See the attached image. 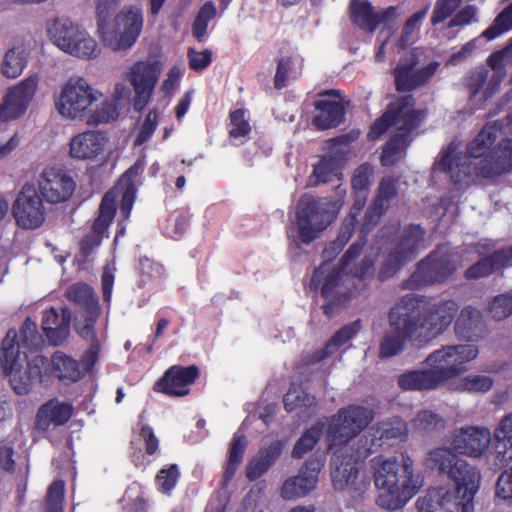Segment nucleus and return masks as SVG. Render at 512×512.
Listing matches in <instances>:
<instances>
[{
    "instance_id": "nucleus-63",
    "label": "nucleus",
    "mask_w": 512,
    "mask_h": 512,
    "mask_svg": "<svg viewBox=\"0 0 512 512\" xmlns=\"http://www.w3.org/2000/svg\"><path fill=\"white\" fill-rule=\"evenodd\" d=\"M158 125V114L155 109L148 112L142 123L139 133L135 140V145H142L147 142L155 132Z\"/></svg>"
},
{
    "instance_id": "nucleus-31",
    "label": "nucleus",
    "mask_w": 512,
    "mask_h": 512,
    "mask_svg": "<svg viewBox=\"0 0 512 512\" xmlns=\"http://www.w3.org/2000/svg\"><path fill=\"white\" fill-rule=\"evenodd\" d=\"M398 385L404 391H430L442 385L433 368L410 370L398 377Z\"/></svg>"
},
{
    "instance_id": "nucleus-34",
    "label": "nucleus",
    "mask_w": 512,
    "mask_h": 512,
    "mask_svg": "<svg viewBox=\"0 0 512 512\" xmlns=\"http://www.w3.org/2000/svg\"><path fill=\"white\" fill-rule=\"evenodd\" d=\"M372 431L379 446H393L396 441H406L408 436L407 425L399 418L379 422Z\"/></svg>"
},
{
    "instance_id": "nucleus-49",
    "label": "nucleus",
    "mask_w": 512,
    "mask_h": 512,
    "mask_svg": "<svg viewBox=\"0 0 512 512\" xmlns=\"http://www.w3.org/2000/svg\"><path fill=\"white\" fill-rule=\"evenodd\" d=\"M164 267L158 262L144 256L139 259V281L138 287L144 288L154 280L162 278Z\"/></svg>"
},
{
    "instance_id": "nucleus-53",
    "label": "nucleus",
    "mask_w": 512,
    "mask_h": 512,
    "mask_svg": "<svg viewBox=\"0 0 512 512\" xmlns=\"http://www.w3.org/2000/svg\"><path fill=\"white\" fill-rule=\"evenodd\" d=\"M339 160L334 156H323L314 166L313 175L319 183H327L339 173Z\"/></svg>"
},
{
    "instance_id": "nucleus-32",
    "label": "nucleus",
    "mask_w": 512,
    "mask_h": 512,
    "mask_svg": "<svg viewBox=\"0 0 512 512\" xmlns=\"http://www.w3.org/2000/svg\"><path fill=\"white\" fill-rule=\"evenodd\" d=\"M425 233L421 225L410 224L402 230L392 249L409 262L416 257Z\"/></svg>"
},
{
    "instance_id": "nucleus-2",
    "label": "nucleus",
    "mask_w": 512,
    "mask_h": 512,
    "mask_svg": "<svg viewBox=\"0 0 512 512\" xmlns=\"http://www.w3.org/2000/svg\"><path fill=\"white\" fill-rule=\"evenodd\" d=\"M396 196L397 179L392 176L384 177L365 211L360 225L359 239L342 255L338 266L332 267L330 263H322L314 270L310 287L319 291L325 300L321 308L327 317L335 316L351 299V291L344 285L345 270L354 259L360 256L367 241V234L379 223L381 216L388 210Z\"/></svg>"
},
{
    "instance_id": "nucleus-36",
    "label": "nucleus",
    "mask_w": 512,
    "mask_h": 512,
    "mask_svg": "<svg viewBox=\"0 0 512 512\" xmlns=\"http://www.w3.org/2000/svg\"><path fill=\"white\" fill-rule=\"evenodd\" d=\"M49 363L51 375L55 372V375L60 380L77 382L85 376V373L81 369L80 362L62 351L54 352Z\"/></svg>"
},
{
    "instance_id": "nucleus-50",
    "label": "nucleus",
    "mask_w": 512,
    "mask_h": 512,
    "mask_svg": "<svg viewBox=\"0 0 512 512\" xmlns=\"http://www.w3.org/2000/svg\"><path fill=\"white\" fill-rule=\"evenodd\" d=\"M488 75L489 71L483 65L477 66L466 73L463 83L469 92L470 98H473L480 93L487 82Z\"/></svg>"
},
{
    "instance_id": "nucleus-33",
    "label": "nucleus",
    "mask_w": 512,
    "mask_h": 512,
    "mask_svg": "<svg viewBox=\"0 0 512 512\" xmlns=\"http://www.w3.org/2000/svg\"><path fill=\"white\" fill-rule=\"evenodd\" d=\"M69 301L77 305L83 314L92 313L93 317L100 316L98 295L93 288L86 283L71 285L66 292Z\"/></svg>"
},
{
    "instance_id": "nucleus-43",
    "label": "nucleus",
    "mask_w": 512,
    "mask_h": 512,
    "mask_svg": "<svg viewBox=\"0 0 512 512\" xmlns=\"http://www.w3.org/2000/svg\"><path fill=\"white\" fill-rule=\"evenodd\" d=\"M27 64V54L24 48L13 47L9 49L1 65V71L7 78H17Z\"/></svg>"
},
{
    "instance_id": "nucleus-47",
    "label": "nucleus",
    "mask_w": 512,
    "mask_h": 512,
    "mask_svg": "<svg viewBox=\"0 0 512 512\" xmlns=\"http://www.w3.org/2000/svg\"><path fill=\"white\" fill-rule=\"evenodd\" d=\"M407 262V260L391 249L384 256V259L379 266L376 275L378 281L385 282L393 278Z\"/></svg>"
},
{
    "instance_id": "nucleus-22",
    "label": "nucleus",
    "mask_w": 512,
    "mask_h": 512,
    "mask_svg": "<svg viewBox=\"0 0 512 512\" xmlns=\"http://www.w3.org/2000/svg\"><path fill=\"white\" fill-rule=\"evenodd\" d=\"M416 100L413 95L407 94L397 97L387 105L386 112L397 126L399 132H412L417 129L427 116L426 109H416Z\"/></svg>"
},
{
    "instance_id": "nucleus-37",
    "label": "nucleus",
    "mask_w": 512,
    "mask_h": 512,
    "mask_svg": "<svg viewBox=\"0 0 512 512\" xmlns=\"http://www.w3.org/2000/svg\"><path fill=\"white\" fill-rule=\"evenodd\" d=\"M456 500V487L451 491L445 487H437L429 489L424 497H420L416 501L418 512H434L438 507L448 510Z\"/></svg>"
},
{
    "instance_id": "nucleus-44",
    "label": "nucleus",
    "mask_w": 512,
    "mask_h": 512,
    "mask_svg": "<svg viewBox=\"0 0 512 512\" xmlns=\"http://www.w3.org/2000/svg\"><path fill=\"white\" fill-rule=\"evenodd\" d=\"M284 409L292 412L296 409H314L317 405L315 396L305 392L298 386H291L283 398Z\"/></svg>"
},
{
    "instance_id": "nucleus-57",
    "label": "nucleus",
    "mask_w": 512,
    "mask_h": 512,
    "mask_svg": "<svg viewBox=\"0 0 512 512\" xmlns=\"http://www.w3.org/2000/svg\"><path fill=\"white\" fill-rule=\"evenodd\" d=\"M461 4L462 0H437L431 15V24L436 26L453 17Z\"/></svg>"
},
{
    "instance_id": "nucleus-11",
    "label": "nucleus",
    "mask_w": 512,
    "mask_h": 512,
    "mask_svg": "<svg viewBox=\"0 0 512 512\" xmlns=\"http://www.w3.org/2000/svg\"><path fill=\"white\" fill-rule=\"evenodd\" d=\"M457 270L453 254L438 246L417 264V269L403 282L404 289H419L442 283Z\"/></svg>"
},
{
    "instance_id": "nucleus-21",
    "label": "nucleus",
    "mask_w": 512,
    "mask_h": 512,
    "mask_svg": "<svg viewBox=\"0 0 512 512\" xmlns=\"http://www.w3.org/2000/svg\"><path fill=\"white\" fill-rule=\"evenodd\" d=\"M324 466L321 457L312 456L299 469L296 476L286 479L281 487V497L292 500L305 497L316 488L318 475Z\"/></svg>"
},
{
    "instance_id": "nucleus-45",
    "label": "nucleus",
    "mask_w": 512,
    "mask_h": 512,
    "mask_svg": "<svg viewBox=\"0 0 512 512\" xmlns=\"http://www.w3.org/2000/svg\"><path fill=\"white\" fill-rule=\"evenodd\" d=\"M217 14L216 7L212 1H206L199 9L193 24L192 35L198 42H203L209 22L215 18Z\"/></svg>"
},
{
    "instance_id": "nucleus-54",
    "label": "nucleus",
    "mask_w": 512,
    "mask_h": 512,
    "mask_svg": "<svg viewBox=\"0 0 512 512\" xmlns=\"http://www.w3.org/2000/svg\"><path fill=\"white\" fill-rule=\"evenodd\" d=\"M105 232H100L92 225L91 231L87 233L79 243L78 259L82 262H88L94 251L100 246Z\"/></svg>"
},
{
    "instance_id": "nucleus-40",
    "label": "nucleus",
    "mask_w": 512,
    "mask_h": 512,
    "mask_svg": "<svg viewBox=\"0 0 512 512\" xmlns=\"http://www.w3.org/2000/svg\"><path fill=\"white\" fill-rule=\"evenodd\" d=\"M246 447V437L235 434L230 443L228 459L223 472V479L226 483L233 479L239 466L242 464Z\"/></svg>"
},
{
    "instance_id": "nucleus-28",
    "label": "nucleus",
    "mask_w": 512,
    "mask_h": 512,
    "mask_svg": "<svg viewBox=\"0 0 512 512\" xmlns=\"http://www.w3.org/2000/svg\"><path fill=\"white\" fill-rule=\"evenodd\" d=\"M494 445L489 457L497 467H504L512 460V413L505 415L494 430Z\"/></svg>"
},
{
    "instance_id": "nucleus-8",
    "label": "nucleus",
    "mask_w": 512,
    "mask_h": 512,
    "mask_svg": "<svg viewBox=\"0 0 512 512\" xmlns=\"http://www.w3.org/2000/svg\"><path fill=\"white\" fill-rule=\"evenodd\" d=\"M432 461L456 487V500L449 512H474V498L481 483L480 471L467 461H460L446 450L432 453Z\"/></svg>"
},
{
    "instance_id": "nucleus-35",
    "label": "nucleus",
    "mask_w": 512,
    "mask_h": 512,
    "mask_svg": "<svg viewBox=\"0 0 512 512\" xmlns=\"http://www.w3.org/2000/svg\"><path fill=\"white\" fill-rule=\"evenodd\" d=\"M412 141L411 134L396 131L384 144L380 155V163L384 167L395 165L406 155Z\"/></svg>"
},
{
    "instance_id": "nucleus-62",
    "label": "nucleus",
    "mask_w": 512,
    "mask_h": 512,
    "mask_svg": "<svg viewBox=\"0 0 512 512\" xmlns=\"http://www.w3.org/2000/svg\"><path fill=\"white\" fill-rule=\"evenodd\" d=\"M212 55L213 53L210 49H204L199 52L189 48L187 51L189 68L195 72L203 71L212 63Z\"/></svg>"
},
{
    "instance_id": "nucleus-5",
    "label": "nucleus",
    "mask_w": 512,
    "mask_h": 512,
    "mask_svg": "<svg viewBox=\"0 0 512 512\" xmlns=\"http://www.w3.org/2000/svg\"><path fill=\"white\" fill-rule=\"evenodd\" d=\"M15 329H9L2 340L0 364L9 377L12 390L20 396L30 393L34 384L48 385L51 381L49 359L39 352L44 340L37 324L27 317L20 328V340Z\"/></svg>"
},
{
    "instance_id": "nucleus-61",
    "label": "nucleus",
    "mask_w": 512,
    "mask_h": 512,
    "mask_svg": "<svg viewBox=\"0 0 512 512\" xmlns=\"http://www.w3.org/2000/svg\"><path fill=\"white\" fill-rule=\"evenodd\" d=\"M118 117V109L114 102L103 101L91 114L88 123L100 124L107 123Z\"/></svg>"
},
{
    "instance_id": "nucleus-42",
    "label": "nucleus",
    "mask_w": 512,
    "mask_h": 512,
    "mask_svg": "<svg viewBox=\"0 0 512 512\" xmlns=\"http://www.w3.org/2000/svg\"><path fill=\"white\" fill-rule=\"evenodd\" d=\"M117 199V188L111 189L104 194L99 206V214L93 222L94 228L96 230H99L100 232H106L115 217Z\"/></svg>"
},
{
    "instance_id": "nucleus-9",
    "label": "nucleus",
    "mask_w": 512,
    "mask_h": 512,
    "mask_svg": "<svg viewBox=\"0 0 512 512\" xmlns=\"http://www.w3.org/2000/svg\"><path fill=\"white\" fill-rule=\"evenodd\" d=\"M335 218L336 211L331 208L329 201L312 195H303L296 205L295 212L296 245L312 243Z\"/></svg>"
},
{
    "instance_id": "nucleus-3",
    "label": "nucleus",
    "mask_w": 512,
    "mask_h": 512,
    "mask_svg": "<svg viewBox=\"0 0 512 512\" xmlns=\"http://www.w3.org/2000/svg\"><path fill=\"white\" fill-rule=\"evenodd\" d=\"M498 128L487 123L465 148V155L457 152L451 142L443 149L434 168L449 175L454 184H460L472 175L493 179L512 171V138L499 140Z\"/></svg>"
},
{
    "instance_id": "nucleus-64",
    "label": "nucleus",
    "mask_w": 512,
    "mask_h": 512,
    "mask_svg": "<svg viewBox=\"0 0 512 512\" xmlns=\"http://www.w3.org/2000/svg\"><path fill=\"white\" fill-rule=\"evenodd\" d=\"M496 495L503 500H512V467L498 477Z\"/></svg>"
},
{
    "instance_id": "nucleus-26",
    "label": "nucleus",
    "mask_w": 512,
    "mask_h": 512,
    "mask_svg": "<svg viewBox=\"0 0 512 512\" xmlns=\"http://www.w3.org/2000/svg\"><path fill=\"white\" fill-rule=\"evenodd\" d=\"M107 140L103 132L84 131L70 140L69 154L77 160H94L103 152Z\"/></svg>"
},
{
    "instance_id": "nucleus-39",
    "label": "nucleus",
    "mask_w": 512,
    "mask_h": 512,
    "mask_svg": "<svg viewBox=\"0 0 512 512\" xmlns=\"http://www.w3.org/2000/svg\"><path fill=\"white\" fill-rule=\"evenodd\" d=\"M303 70V59L299 56H282L277 61L276 73L274 76V87L278 90L287 86L289 79H296L301 76Z\"/></svg>"
},
{
    "instance_id": "nucleus-13",
    "label": "nucleus",
    "mask_w": 512,
    "mask_h": 512,
    "mask_svg": "<svg viewBox=\"0 0 512 512\" xmlns=\"http://www.w3.org/2000/svg\"><path fill=\"white\" fill-rule=\"evenodd\" d=\"M491 441L489 429L477 426L461 427L454 431L449 447H438L431 450L426 459L427 465L440 473V469L432 461V453L436 450H446L460 461H465L459 455L472 458L480 457L488 448Z\"/></svg>"
},
{
    "instance_id": "nucleus-48",
    "label": "nucleus",
    "mask_w": 512,
    "mask_h": 512,
    "mask_svg": "<svg viewBox=\"0 0 512 512\" xmlns=\"http://www.w3.org/2000/svg\"><path fill=\"white\" fill-rule=\"evenodd\" d=\"M65 483L63 480H54L48 487L43 502V512H63Z\"/></svg>"
},
{
    "instance_id": "nucleus-4",
    "label": "nucleus",
    "mask_w": 512,
    "mask_h": 512,
    "mask_svg": "<svg viewBox=\"0 0 512 512\" xmlns=\"http://www.w3.org/2000/svg\"><path fill=\"white\" fill-rule=\"evenodd\" d=\"M372 410L360 405H348L334 414L326 429V440L331 458V478L335 490L346 491L352 498L361 496L370 486L369 478L359 471L357 461L347 454V444L359 435L373 420Z\"/></svg>"
},
{
    "instance_id": "nucleus-56",
    "label": "nucleus",
    "mask_w": 512,
    "mask_h": 512,
    "mask_svg": "<svg viewBox=\"0 0 512 512\" xmlns=\"http://www.w3.org/2000/svg\"><path fill=\"white\" fill-rule=\"evenodd\" d=\"M372 175L373 168L369 163H363L358 166L351 179L353 193L369 194Z\"/></svg>"
},
{
    "instance_id": "nucleus-30",
    "label": "nucleus",
    "mask_w": 512,
    "mask_h": 512,
    "mask_svg": "<svg viewBox=\"0 0 512 512\" xmlns=\"http://www.w3.org/2000/svg\"><path fill=\"white\" fill-rule=\"evenodd\" d=\"M457 336L467 341H478L485 334V322L481 312L471 306L464 307L454 326Z\"/></svg>"
},
{
    "instance_id": "nucleus-19",
    "label": "nucleus",
    "mask_w": 512,
    "mask_h": 512,
    "mask_svg": "<svg viewBox=\"0 0 512 512\" xmlns=\"http://www.w3.org/2000/svg\"><path fill=\"white\" fill-rule=\"evenodd\" d=\"M200 376L199 368L189 366H170L153 385V391L169 397H184L190 393V386Z\"/></svg>"
},
{
    "instance_id": "nucleus-46",
    "label": "nucleus",
    "mask_w": 512,
    "mask_h": 512,
    "mask_svg": "<svg viewBox=\"0 0 512 512\" xmlns=\"http://www.w3.org/2000/svg\"><path fill=\"white\" fill-rule=\"evenodd\" d=\"M511 29L512 2L496 16L493 23L482 32L481 36L486 40L491 41Z\"/></svg>"
},
{
    "instance_id": "nucleus-60",
    "label": "nucleus",
    "mask_w": 512,
    "mask_h": 512,
    "mask_svg": "<svg viewBox=\"0 0 512 512\" xmlns=\"http://www.w3.org/2000/svg\"><path fill=\"white\" fill-rule=\"evenodd\" d=\"M492 386V378L483 375H469L462 378L459 383V388L468 392H487Z\"/></svg>"
},
{
    "instance_id": "nucleus-23",
    "label": "nucleus",
    "mask_w": 512,
    "mask_h": 512,
    "mask_svg": "<svg viewBox=\"0 0 512 512\" xmlns=\"http://www.w3.org/2000/svg\"><path fill=\"white\" fill-rule=\"evenodd\" d=\"M314 107L317 114L312 123L319 130L335 128L344 120L345 107L338 90L330 89L320 93Z\"/></svg>"
},
{
    "instance_id": "nucleus-29",
    "label": "nucleus",
    "mask_w": 512,
    "mask_h": 512,
    "mask_svg": "<svg viewBox=\"0 0 512 512\" xmlns=\"http://www.w3.org/2000/svg\"><path fill=\"white\" fill-rule=\"evenodd\" d=\"M72 414V404L51 399L38 409L35 424L39 430L47 431L51 424L56 426L66 424L72 417Z\"/></svg>"
},
{
    "instance_id": "nucleus-58",
    "label": "nucleus",
    "mask_w": 512,
    "mask_h": 512,
    "mask_svg": "<svg viewBox=\"0 0 512 512\" xmlns=\"http://www.w3.org/2000/svg\"><path fill=\"white\" fill-rule=\"evenodd\" d=\"M489 312L497 321L509 317L512 314V295L500 294L495 296L489 303Z\"/></svg>"
},
{
    "instance_id": "nucleus-59",
    "label": "nucleus",
    "mask_w": 512,
    "mask_h": 512,
    "mask_svg": "<svg viewBox=\"0 0 512 512\" xmlns=\"http://www.w3.org/2000/svg\"><path fill=\"white\" fill-rule=\"evenodd\" d=\"M232 128L229 130V136L237 139L247 136L251 132V126L245 119V110L242 108L233 110L229 114Z\"/></svg>"
},
{
    "instance_id": "nucleus-14",
    "label": "nucleus",
    "mask_w": 512,
    "mask_h": 512,
    "mask_svg": "<svg viewBox=\"0 0 512 512\" xmlns=\"http://www.w3.org/2000/svg\"><path fill=\"white\" fill-rule=\"evenodd\" d=\"M97 100L92 87L82 77H70L56 101L58 112L67 118H83Z\"/></svg>"
},
{
    "instance_id": "nucleus-25",
    "label": "nucleus",
    "mask_w": 512,
    "mask_h": 512,
    "mask_svg": "<svg viewBox=\"0 0 512 512\" xmlns=\"http://www.w3.org/2000/svg\"><path fill=\"white\" fill-rule=\"evenodd\" d=\"M72 313L68 307L58 312L54 307L43 311L41 327L52 345L62 344L69 336Z\"/></svg>"
},
{
    "instance_id": "nucleus-16",
    "label": "nucleus",
    "mask_w": 512,
    "mask_h": 512,
    "mask_svg": "<svg viewBox=\"0 0 512 512\" xmlns=\"http://www.w3.org/2000/svg\"><path fill=\"white\" fill-rule=\"evenodd\" d=\"M43 199L32 184H25L18 193L12 214L16 224L23 229H37L45 221Z\"/></svg>"
},
{
    "instance_id": "nucleus-12",
    "label": "nucleus",
    "mask_w": 512,
    "mask_h": 512,
    "mask_svg": "<svg viewBox=\"0 0 512 512\" xmlns=\"http://www.w3.org/2000/svg\"><path fill=\"white\" fill-rule=\"evenodd\" d=\"M478 354L479 349L474 344L451 345L429 354L425 363L436 371L444 384L466 371V364Z\"/></svg>"
},
{
    "instance_id": "nucleus-17",
    "label": "nucleus",
    "mask_w": 512,
    "mask_h": 512,
    "mask_svg": "<svg viewBox=\"0 0 512 512\" xmlns=\"http://www.w3.org/2000/svg\"><path fill=\"white\" fill-rule=\"evenodd\" d=\"M160 76L158 62L137 61L127 73L126 79L134 89V110L141 112L150 102Z\"/></svg>"
},
{
    "instance_id": "nucleus-24",
    "label": "nucleus",
    "mask_w": 512,
    "mask_h": 512,
    "mask_svg": "<svg viewBox=\"0 0 512 512\" xmlns=\"http://www.w3.org/2000/svg\"><path fill=\"white\" fill-rule=\"evenodd\" d=\"M350 20L359 29L372 33L383 22L396 15V7L389 6L375 12L373 5L367 0H351L349 4Z\"/></svg>"
},
{
    "instance_id": "nucleus-52",
    "label": "nucleus",
    "mask_w": 512,
    "mask_h": 512,
    "mask_svg": "<svg viewBox=\"0 0 512 512\" xmlns=\"http://www.w3.org/2000/svg\"><path fill=\"white\" fill-rule=\"evenodd\" d=\"M412 423L414 429L421 432H432L445 426L444 419L430 410L419 411Z\"/></svg>"
},
{
    "instance_id": "nucleus-51",
    "label": "nucleus",
    "mask_w": 512,
    "mask_h": 512,
    "mask_svg": "<svg viewBox=\"0 0 512 512\" xmlns=\"http://www.w3.org/2000/svg\"><path fill=\"white\" fill-rule=\"evenodd\" d=\"M180 478V471L177 464H170L158 471L155 477V483L158 490L169 494L176 486Z\"/></svg>"
},
{
    "instance_id": "nucleus-27",
    "label": "nucleus",
    "mask_w": 512,
    "mask_h": 512,
    "mask_svg": "<svg viewBox=\"0 0 512 512\" xmlns=\"http://www.w3.org/2000/svg\"><path fill=\"white\" fill-rule=\"evenodd\" d=\"M512 266V245L494 251L480 258L464 272L467 280H478L492 275L495 271Z\"/></svg>"
},
{
    "instance_id": "nucleus-15",
    "label": "nucleus",
    "mask_w": 512,
    "mask_h": 512,
    "mask_svg": "<svg viewBox=\"0 0 512 512\" xmlns=\"http://www.w3.org/2000/svg\"><path fill=\"white\" fill-rule=\"evenodd\" d=\"M76 182L64 169L47 166L37 178V192L49 204L68 201L74 194Z\"/></svg>"
},
{
    "instance_id": "nucleus-55",
    "label": "nucleus",
    "mask_w": 512,
    "mask_h": 512,
    "mask_svg": "<svg viewBox=\"0 0 512 512\" xmlns=\"http://www.w3.org/2000/svg\"><path fill=\"white\" fill-rule=\"evenodd\" d=\"M353 232L354 231L347 228V226L341 225L337 238L331 241L322 252V257L324 258L323 263H330V261L343 250L352 237Z\"/></svg>"
},
{
    "instance_id": "nucleus-6",
    "label": "nucleus",
    "mask_w": 512,
    "mask_h": 512,
    "mask_svg": "<svg viewBox=\"0 0 512 512\" xmlns=\"http://www.w3.org/2000/svg\"><path fill=\"white\" fill-rule=\"evenodd\" d=\"M373 480L380 491L376 503L390 511L402 508L421 488L422 482L414 474L413 460L407 454L385 459L382 456L371 459Z\"/></svg>"
},
{
    "instance_id": "nucleus-1",
    "label": "nucleus",
    "mask_w": 512,
    "mask_h": 512,
    "mask_svg": "<svg viewBox=\"0 0 512 512\" xmlns=\"http://www.w3.org/2000/svg\"><path fill=\"white\" fill-rule=\"evenodd\" d=\"M458 309L454 300L432 302L424 295H403L389 309L388 323L393 333L383 336L379 357L399 354L408 340L419 346L428 344L451 325Z\"/></svg>"
},
{
    "instance_id": "nucleus-10",
    "label": "nucleus",
    "mask_w": 512,
    "mask_h": 512,
    "mask_svg": "<svg viewBox=\"0 0 512 512\" xmlns=\"http://www.w3.org/2000/svg\"><path fill=\"white\" fill-rule=\"evenodd\" d=\"M51 42L63 52L83 60L100 54L97 42L80 25L68 17H57L47 26Z\"/></svg>"
},
{
    "instance_id": "nucleus-7",
    "label": "nucleus",
    "mask_w": 512,
    "mask_h": 512,
    "mask_svg": "<svg viewBox=\"0 0 512 512\" xmlns=\"http://www.w3.org/2000/svg\"><path fill=\"white\" fill-rule=\"evenodd\" d=\"M118 1L96 0L97 30L107 47L125 51L136 43L143 28V15L140 8L130 6L122 9L110 22V12Z\"/></svg>"
},
{
    "instance_id": "nucleus-41",
    "label": "nucleus",
    "mask_w": 512,
    "mask_h": 512,
    "mask_svg": "<svg viewBox=\"0 0 512 512\" xmlns=\"http://www.w3.org/2000/svg\"><path fill=\"white\" fill-rule=\"evenodd\" d=\"M324 423L318 421L309 427L294 444L291 456L294 459H301L305 454L314 449L321 439L324 431Z\"/></svg>"
},
{
    "instance_id": "nucleus-20",
    "label": "nucleus",
    "mask_w": 512,
    "mask_h": 512,
    "mask_svg": "<svg viewBox=\"0 0 512 512\" xmlns=\"http://www.w3.org/2000/svg\"><path fill=\"white\" fill-rule=\"evenodd\" d=\"M38 80V76L33 74L8 90L0 104V121L8 122L25 113L35 95Z\"/></svg>"
},
{
    "instance_id": "nucleus-18",
    "label": "nucleus",
    "mask_w": 512,
    "mask_h": 512,
    "mask_svg": "<svg viewBox=\"0 0 512 512\" xmlns=\"http://www.w3.org/2000/svg\"><path fill=\"white\" fill-rule=\"evenodd\" d=\"M419 61L412 55L409 59H401L392 73L395 89L399 93L412 92L427 84L437 72L440 63L432 61L422 68H417Z\"/></svg>"
},
{
    "instance_id": "nucleus-38",
    "label": "nucleus",
    "mask_w": 512,
    "mask_h": 512,
    "mask_svg": "<svg viewBox=\"0 0 512 512\" xmlns=\"http://www.w3.org/2000/svg\"><path fill=\"white\" fill-rule=\"evenodd\" d=\"M361 328L362 324L360 319H357L341 327L331 336L323 349L317 352V359L323 360L334 354L343 345L353 339L360 332Z\"/></svg>"
}]
</instances>
